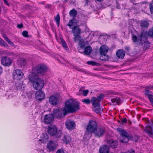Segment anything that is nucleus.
I'll return each mask as SVG.
<instances>
[{
    "mask_svg": "<svg viewBox=\"0 0 153 153\" xmlns=\"http://www.w3.org/2000/svg\"><path fill=\"white\" fill-rule=\"evenodd\" d=\"M147 32L143 31L138 35V37L135 35H133L132 40L134 42H138L139 44L143 45V48L146 49L150 46V43L147 40Z\"/></svg>",
    "mask_w": 153,
    "mask_h": 153,
    "instance_id": "1",
    "label": "nucleus"
},
{
    "mask_svg": "<svg viewBox=\"0 0 153 153\" xmlns=\"http://www.w3.org/2000/svg\"><path fill=\"white\" fill-rule=\"evenodd\" d=\"M47 70L48 68L45 65L40 64L36 65L33 68L31 73L30 74L39 76L43 75L47 71Z\"/></svg>",
    "mask_w": 153,
    "mask_h": 153,
    "instance_id": "2",
    "label": "nucleus"
},
{
    "mask_svg": "<svg viewBox=\"0 0 153 153\" xmlns=\"http://www.w3.org/2000/svg\"><path fill=\"white\" fill-rule=\"evenodd\" d=\"M76 106V101L75 100L71 99L68 100L65 103L63 114L65 115L68 112H74L75 111Z\"/></svg>",
    "mask_w": 153,
    "mask_h": 153,
    "instance_id": "3",
    "label": "nucleus"
},
{
    "mask_svg": "<svg viewBox=\"0 0 153 153\" xmlns=\"http://www.w3.org/2000/svg\"><path fill=\"white\" fill-rule=\"evenodd\" d=\"M97 127V123L94 121H90L88 125L87 126L86 130L85 135V137H86L87 140L89 139L90 137L91 136V133H94V131L96 130Z\"/></svg>",
    "mask_w": 153,
    "mask_h": 153,
    "instance_id": "4",
    "label": "nucleus"
},
{
    "mask_svg": "<svg viewBox=\"0 0 153 153\" xmlns=\"http://www.w3.org/2000/svg\"><path fill=\"white\" fill-rule=\"evenodd\" d=\"M32 75L29 74L28 78L30 82L33 85L44 86V81L42 79L38 77L39 76Z\"/></svg>",
    "mask_w": 153,
    "mask_h": 153,
    "instance_id": "5",
    "label": "nucleus"
},
{
    "mask_svg": "<svg viewBox=\"0 0 153 153\" xmlns=\"http://www.w3.org/2000/svg\"><path fill=\"white\" fill-rule=\"evenodd\" d=\"M67 25L72 29L71 33L74 37V39L75 42H76V19L75 18H73L69 21Z\"/></svg>",
    "mask_w": 153,
    "mask_h": 153,
    "instance_id": "6",
    "label": "nucleus"
},
{
    "mask_svg": "<svg viewBox=\"0 0 153 153\" xmlns=\"http://www.w3.org/2000/svg\"><path fill=\"white\" fill-rule=\"evenodd\" d=\"M47 130L48 133L51 136H54L57 138L61 137V133L57 131V128L55 125H51L49 126Z\"/></svg>",
    "mask_w": 153,
    "mask_h": 153,
    "instance_id": "7",
    "label": "nucleus"
},
{
    "mask_svg": "<svg viewBox=\"0 0 153 153\" xmlns=\"http://www.w3.org/2000/svg\"><path fill=\"white\" fill-rule=\"evenodd\" d=\"M117 130L121 136L124 138L123 140H120V142L124 143H127L130 138V136L127 131L120 128H117Z\"/></svg>",
    "mask_w": 153,
    "mask_h": 153,
    "instance_id": "8",
    "label": "nucleus"
},
{
    "mask_svg": "<svg viewBox=\"0 0 153 153\" xmlns=\"http://www.w3.org/2000/svg\"><path fill=\"white\" fill-rule=\"evenodd\" d=\"M108 50V47L106 45L101 46L100 49V51L101 55L100 59L102 60L106 61L108 59V56L107 55V53Z\"/></svg>",
    "mask_w": 153,
    "mask_h": 153,
    "instance_id": "9",
    "label": "nucleus"
},
{
    "mask_svg": "<svg viewBox=\"0 0 153 153\" xmlns=\"http://www.w3.org/2000/svg\"><path fill=\"white\" fill-rule=\"evenodd\" d=\"M41 87H34V88L37 90L35 93L36 97L37 99L40 100L44 99L45 97L44 93L42 91Z\"/></svg>",
    "mask_w": 153,
    "mask_h": 153,
    "instance_id": "10",
    "label": "nucleus"
},
{
    "mask_svg": "<svg viewBox=\"0 0 153 153\" xmlns=\"http://www.w3.org/2000/svg\"><path fill=\"white\" fill-rule=\"evenodd\" d=\"M106 131V129L103 127H97L94 133L95 137L100 138L103 136Z\"/></svg>",
    "mask_w": 153,
    "mask_h": 153,
    "instance_id": "11",
    "label": "nucleus"
},
{
    "mask_svg": "<svg viewBox=\"0 0 153 153\" xmlns=\"http://www.w3.org/2000/svg\"><path fill=\"white\" fill-rule=\"evenodd\" d=\"M64 111L63 109H59L58 108L53 109V116H55L57 118L60 119L62 118L63 116L65 115L63 114Z\"/></svg>",
    "mask_w": 153,
    "mask_h": 153,
    "instance_id": "12",
    "label": "nucleus"
},
{
    "mask_svg": "<svg viewBox=\"0 0 153 153\" xmlns=\"http://www.w3.org/2000/svg\"><path fill=\"white\" fill-rule=\"evenodd\" d=\"M2 65L5 66H9L12 63V60L8 57L6 56H3L1 59Z\"/></svg>",
    "mask_w": 153,
    "mask_h": 153,
    "instance_id": "13",
    "label": "nucleus"
},
{
    "mask_svg": "<svg viewBox=\"0 0 153 153\" xmlns=\"http://www.w3.org/2000/svg\"><path fill=\"white\" fill-rule=\"evenodd\" d=\"M53 120V117L52 114H48L45 115L43 122L45 124H48L51 123Z\"/></svg>",
    "mask_w": 153,
    "mask_h": 153,
    "instance_id": "14",
    "label": "nucleus"
},
{
    "mask_svg": "<svg viewBox=\"0 0 153 153\" xmlns=\"http://www.w3.org/2000/svg\"><path fill=\"white\" fill-rule=\"evenodd\" d=\"M65 125L66 128L70 130L74 129L75 127V123L70 120H67L65 122Z\"/></svg>",
    "mask_w": 153,
    "mask_h": 153,
    "instance_id": "15",
    "label": "nucleus"
},
{
    "mask_svg": "<svg viewBox=\"0 0 153 153\" xmlns=\"http://www.w3.org/2000/svg\"><path fill=\"white\" fill-rule=\"evenodd\" d=\"M88 44V42L85 41L83 39H79V41L78 42V51L80 53H82L80 51L81 49H84L85 48L86 45Z\"/></svg>",
    "mask_w": 153,
    "mask_h": 153,
    "instance_id": "16",
    "label": "nucleus"
},
{
    "mask_svg": "<svg viewBox=\"0 0 153 153\" xmlns=\"http://www.w3.org/2000/svg\"><path fill=\"white\" fill-rule=\"evenodd\" d=\"M107 143L110 147L113 148H116L118 144V141L112 139L107 140Z\"/></svg>",
    "mask_w": 153,
    "mask_h": 153,
    "instance_id": "17",
    "label": "nucleus"
},
{
    "mask_svg": "<svg viewBox=\"0 0 153 153\" xmlns=\"http://www.w3.org/2000/svg\"><path fill=\"white\" fill-rule=\"evenodd\" d=\"M57 147V144L54 142L50 141L47 143V147L49 152L54 150Z\"/></svg>",
    "mask_w": 153,
    "mask_h": 153,
    "instance_id": "18",
    "label": "nucleus"
},
{
    "mask_svg": "<svg viewBox=\"0 0 153 153\" xmlns=\"http://www.w3.org/2000/svg\"><path fill=\"white\" fill-rule=\"evenodd\" d=\"M13 75L15 78L19 79L22 78L23 76V74L22 72L19 69H17L14 71L13 72Z\"/></svg>",
    "mask_w": 153,
    "mask_h": 153,
    "instance_id": "19",
    "label": "nucleus"
},
{
    "mask_svg": "<svg viewBox=\"0 0 153 153\" xmlns=\"http://www.w3.org/2000/svg\"><path fill=\"white\" fill-rule=\"evenodd\" d=\"M116 54L118 58L123 59L125 56V51L123 49H119L117 51Z\"/></svg>",
    "mask_w": 153,
    "mask_h": 153,
    "instance_id": "20",
    "label": "nucleus"
},
{
    "mask_svg": "<svg viewBox=\"0 0 153 153\" xmlns=\"http://www.w3.org/2000/svg\"><path fill=\"white\" fill-rule=\"evenodd\" d=\"M109 148L106 145H104L100 147L99 149L100 153H108Z\"/></svg>",
    "mask_w": 153,
    "mask_h": 153,
    "instance_id": "21",
    "label": "nucleus"
},
{
    "mask_svg": "<svg viewBox=\"0 0 153 153\" xmlns=\"http://www.w3.org/2000/svg\"><path fill=\"white\" fill-rule=\"evenodd\" d=\"M49 102L52 105H55L58 103V101L57 97L52 96L49 98Z\"/></svg>",
    "mask_w": 153,
    "mask_h": 153,
    "instance_id": "22",
    "label": "nucleus"
},
{
    "mask_svg": "<svg viewBox=\"0 0 153 153\" xmlns=\"http://www.w3.org/2000/svg\"><path fill=\"white\" fill-rule=\"evenodd\" d=\"M27 61L24 58H19L17 60V64L19 67L24 66L27 64Z\"/></svg>",
    "mask_w": 153,
    "mask_h": 153,
    "instance_id": "23",
    "label": "nucleus"
},
{
    "mask_svg": "<svg viewBox=\"0 0 153 153\" xmlns=\"http://www.w3.org/2000/svg\"><path fill=\"white\" fill-rule=\"evenodd\" d=\"M84 51L82 52L84 54L87 55L90 54L92 51V48L90 46L86 47L84 49Z\"/></svg>",
    "mask_w": 153,
    "mask_h": 153,
    "instance_id": "24",
    "label": "nucleus"
},
{
    "mask_svg": "<svg viewBox=\"0 0 153 153\" xmlns=\"http://www.w3.org/2000/svg\"><path fill=\"white\" fill-rule=\"evenodd\" d=\"M91 102L94 107H98L100 106V102L98 101L97 98L92 97L91 98Z\"/></svg>",
    "mask_w": 153,
    "mask_h": 153,
    "instance_id": "25",
    "label": "nucleus"
},
{
    "mask_svg": "<svg viewBox=\"0 0 153 153\" xmlns=\"http://www.w3.org/2000/svg\"><path fill=\"white\" fill-rule=\"evenodd\" d=\"M82 26H77V39L81 38V36L79 34L83 33L84 31V30L82 28Z\"/></svg>",
    "mask_w": 153,
    "mask_h": 153,
    "instance_id": "26",
    "label": "nucleus"
},
{
    "mask_svg": "<svg viewBox=\"0 0 153 153\" xmlns=\"http://www.w3.org/2000/svg\"><path fill=\"white\" fill-rule=\"evenodd\" d=\"M71 140L70 136L68 135L64 136L62 140L64 142L67 144L70 142Z\"/></svg>",
    "mask_w": 153,
    "mask_h": 153,
    "instance_id": "27",
    "label": "nucleus"
},
{
    "mask_svg": "<svg viewBox=\"0 0 153 153\" xmlns=\"http://www.w3.org/2000/svg\"><path fill=\"white\" fill-rule=\"evenodd\" d=\"M144 130L146 131L148 134H149V135L151 136L152 134V127L150 126H147L144 129Z\"/></svg>",
    "mask_w": 153,
    "mask_h": 153,
    "instance_id": "28",
    "label": "nucleus"
},
{
    "mask_svg": "<svg viewBox=\"0 0 153 153\" xmlns=\"http://www.w3.org/2000/svg\"><path fill=\"white\" fill-rule=\"evenodd\" d=\"M70 16L73 17V18H75L76 14V11L74 9H73L71 10L69 13Z\"/></svg>",
    "mask_w": 153,
    "mask_h": 153,
    "instance_id": "29",
    "label": "nucleus"
},
{
    "mask_svg": "<svg viewBox=\"0 0 153 153\" xmlns=\"http://www.w3.org/2000/svg\"><path fill=\"white\" fill-rule=\"evenodd\" d=\"M111 101L112 103H116L118 105L120 104V97H116L112 99Z\"/></svg>",
    "mask_w": 153,
    "mask_h": 153,
    "instance_id": "30",
    "label": "nucleus"
},
{
    "mask_svg": "<svg viewBox=\"0 0 153 153\" xmlns=\"http://www.w3.org/2000/svg\"><path fill=\"white\" fill-rule=\"evenodd\" d=\"M149 23L148 22L146 21H143L141 23V26L142 28H147L148 27Z\"/></svg>",
    "mask_w": 153,
    "mask_h": 153,
    "instance_id": "31",
    "label": "nucleus"
},
{
    "mask_svg": "<svg viewBox=\"0 0 153 153\" xmlns=\"http://www.w3.org/2000/svg\"><path fill=\"white\" fill-rule=\"evenodd\" d=\"M3 37L4 39L5 40L8 42V44L12 46H14V44L5 35H4L3 36Z\"/></svg>",
    "mask_w": 153,
    "mask_h": 153,
    "instance_id": "32",
    "label": "nucleus"
},
{
    "mask_svg": "<svg viewBox=\"0 0 153 153\" xmlns=\"http://www.w3.org/2000/svg\"><path fill=\"white\" fill-rule=\"evenodd\" d=\"M61 43L63 47L64 48L65 50H67L68 49V48L67 46L66 43L63 39L61 38Z\"/></svg>",
    "mask_w": 153,
    "mask_h": 153,
    "instance_id": "33",
    "label": "nucleus"
},
{
    "mask_svg": "<svg viewBox=\"0 0 153 153\" xmlns=\"http://www.w3.org/2000/svg\"><path fill=\"white\" fill-rule=\"evenodd\" d=\"M0 45L6 48H8V45L4 41L0 38Z\"/></svg>",
    "mask_w": 153,
    "mask_h": 153,
    "instance_id": "34",
    "label": "nucleus"
},
{
    "mask_svg": "<svg viewBox=\"0 0 153 153\" xmlns=\"http://www.w3.org/2000/svg\"><path fill=\"white\" fill-rule=\"evenodd\" d=\"M60 16L59 14H58L55 17V20L57 25L59 27V25Z\"/></svg>",
    "mask_w": 153,
    "mask_h": 153,
    "instance_id": "35",
    "label": "nucleus"
},
{
    "mask_svg": "<svg viewBox=\"0 0 153 153\" xmlns=\"http://www.w3.org/2000/svg\"><path fill=\"white\" fill-rule=\"evenodd\" d=\"M94 111L97 113H99L100 112L101 110V108H100V106L98 107H94Z\"/></svg>",
    "mask_w": 153,
    "mask_h": 153,
    "instance_id": "36",
    "label": "nucleus"
},
{
    "mask_svg": "<svg viewBox=\"0 0 153 153\" xmlns=\"http://www.w3.org/2000/svg\"><path fill=\"white\" fill-rule=\"evenodd\" d=\"M148 35L150 36L153 37V27L151 29L149 30L148 33Z\"/></svg>",
    "mask_w": 153,
    "mask_h": 153,
    "instance_id": "37",
    "label": "nucleus"
},
{
    "mask_svg": "<svg viewBox=\"0 0 153 153\" xmlns=\"http://www.w3.org/2000/svg\"><path fill=\"white\" fill-rule=\"evenodd\" d=\"M77 14H78L77 17L78 19L81 18V19H84L85 18V16L84 15L82 14V13L79 12L78 13H77Z\"/></svg>",
    "mask_w": 153,
    "mask_h": 153,
    "instance_id": "38",
    "label": "nucleus"
},
{
    "mask_svg": "<svg viewBox=\"0 0 153 153\" xmlns=\"http://www.w3.org/2000/svg\"><path fill=\"white\" fill-rule=\"evenodd\" d=\"M104 97V95L102 94H100L98 97L97 98L99 102L101 101L103 98Z\"/></svg>",
    "mask_w": 153,
    "mask_h": 153,
    "instance_id": "39",
    "label": "nucleus"
},
{
    "mask_svg": "<svg viewBox=\"0 0 153 153\" xmlns=\"http://www.w3.org/2000/svg\"><path fill=\"white\" fill-rule=\"evenodd\" d=\"M82 101L87 104H90V103H91V101L89 99H84V100H82Z\"/></svg>",
    "mask_w": 153,
    "mask_h": 153,
    "instance_id": "40",
    "label": "nucleus"
},
{
    "mask_svg": "<svg viewBox=\"0 0 153 153\" xmlns=\"http://www.w3.org/2000/svg\"><path fill=\"white\" fill-rule=\"evenodd\" d=\"M87 63L89 65L94 66L97 65V63L94 61H88L87 62Z\"/></svg>",
    "mask_w": 153,
    "mask_h": 153,
    "instance_id": "41",
    "label": "nucleus"
},
{
    "mask_svg": "<svg viewBox=\"0 0 153 153\" xmlns=\"http://www.w3.org/2000/svg\"><path fill=\"white\" fill-rule=\"evenodd\" d=\"M149 8L151 13L153 14V2L150 4Z\"/></svg>",
    "mask_w": 153,
    "mask_h": 153,
    "instance_id": "42",
    "label": "nucleus"
},
{
    "mask_svg": "<svg viewBox=\"0 0 153 153\" xmlns=\"http://www.w3.org/2000/svg\"><path fill=\"white\" fill-rule=\"evenodd\" d=\"M148 98L151 103L152 105L153 106V95H150L149 96Z\"/></svg>",
    "mask_w": 153,
    "mask_h": 153,
    "instance_id": "43",
    "label": "nucleus"
},
{
    "mask_svg": "<svg viewBox=\"0 0 153 153\" xmlns=\"http://www.w3.org/2000/svg\"><path fill=\"white\" fill-rule=\"evenodd\" d=\"M151 92L148 90H145V94L146 96H148V97L150 95H151Z\"/></svg>",
    "mask_w": 153,
    "mask_h": 153,
    "instance_id": "44",
    "label": "nucleus"
},
{
    "mask_svg": "<svg viewBox=\"0 0 153 153\" xmlns=\"http://www.w3.org/2000/svg\"><path fill=\"white\" fill-rule=\"evenodd\" d=\"M23 36L25 37H28V32L27 31H24L22 32Z\"/></svg>",
    "mask_w": 153,
    "mask_h": 153,
    "instance_id": "45",
    "label": "nucleus"
},
{
    "mask_svg": "<svg viewBox=\"0 0 153 153\" xmlns=\"http://www.w3.org/2000/svg\"><path fill=\"white\" fill-rule=\"evenodd\" d=\"M88 92V90H84L83 91V95L84 96H86Z\"/></svg>",
    "mask_w": 153,
    "mask_h": 153,
    "instance_id": "46",
    "label": "nucleus"
},
{
    "mask_svg": "<svg viewBox=\"0 0 153 153\" xmlns=\"http://www.w3.org/2000/svg\"><path fill=\"white\" fill-rule=\"evenodd\" d=\"M56 153H64V152L63 150L61 149H58Z\"/></svg>",
    "mask_w": 153,
    "mask_h": 153,
    "instance_id": "47",
    "label": "nucleus"
},
{
    "mask_svg": "<svg viewBox=\"0 0 153 153\" xmlns=\"http://www.w3.org/2000/svg\"><path fill=\"white\" fill-rule=\"evenodd\" d=\"M17 27L19 28H21L23 26V25L22 23L21 24H18L17 25Z\"/></svg>",
    "mask_w": 153,
    "mask_h": 153,
    "instance_id": "48",
    "label": "nucleus"
},
{
    "mask_svg": "<svg viewBox=\"0 0 153 153\" xmlns=\"http://www.w3.org/2000/svg\"><path fill=\"white\" fill-rule=\"evenodd\" d=\"M121 122L123 123H126L127 122V120L126 118H124L122 120Z\"/></svg>",
    "mask_w": 153,
    "mask_h": 153,
    "instance_id": "49",
    "label": "nucleus"
},
{
    "mask_svg": "<svg viewBox=\"0 0 153 153\" xmlns=\"http://www.w3.org/2000/svg\"><path fill=\"white\" fill-rule=\"evenodd\" d=\"M3 71V68H2L0 66V75L2 73Z\"/></svg>",
    "mask_w": 153,
    "mask_h": 153,
    "instance_id": "50",
    "label": "nucleus"
},
{
    "mask_svg": "<svg viewBox=\"0 0 153 153\" xmlns=\"http://www.w3.org/2000/svg\"><path fill=\"white\" fill-rule=\"evenodd\" d=\"M127 152V153H135L134 150H131L130 151H128Z\"/></svg>",
    "mask_w": 153,
    "mask_h": 153,
    "instance_id": "51",
    "label": "nucleus"
},
{
    "mask_svg": "<svg viewBox=\"0 0 153 153\" xmlns=\"http://www.w3.org/2000/svg\"><path fill=\"white\" fill-rule=\"evenodd\" d=\"M4 3L7 5H9V4L8 3L7 1V0H3Z\"/></svg>",
    "mask_w": 153,
    "mask_h": 153,
    "instance_id": "52",
    "label": "nucleus"
},
{
    "mask_svg": "<svg viewBox=\"0 0 153 153\" xmlns=\"http://www.w3.org/2000/svg\"><path fill=\"white\" fill-rule=\"evenodd\" d=\"M125 50L127 51H129V48L127 46L125 47Z\"/></svg>",
    "mask_w": 153,
    "mask_h": 153,
    "instance_id": "53",
    "label": "nucleus"
},
{
    "mask_svg": "<svg viewBox=\"0 0 153 153\" xmlns=\"http://www.w3.org/2000/svg\"><path fill=\"white\" fill-rule=\"evenodd\" d=\"M152 126L153 127V120H152Z\"/></svg>",
    "mask_w": 153,
    "mask_h": 153,
    "instance_id": "54",
    "label": "nucleus"
},
{
    "mask_svg": "<svg viewBox=\"0 0 153 153\" xmlns=\"http://www.w3.org/2000/svg\"><path fill=\"white\" fill-rule=\"evenodd\" d=\"M79 109V105L77 103V110Z\"/></svg>",
    "mask_w": 153,
    "mask_h": 153,
    "instance_id": "55",
    "label": "nucleus"
},
{
    "mask_svg": "<svg viewBox=\"0 0 153 153\" xmlns=\"http://www.w3.org/2000/svg\"><path fill=\"white\" fill-rule=\"evenodd\" d=\"M13 54L12 53H9V55H13Z\"/></svg>",
    "mask_w": 153,
    "mask_h": 153,
    "instance_id": "56",
    "label": "nucleus"
},
{
    "mask_svg": "<svg viewBox=\"0 0 153 153\" xmlns=\"http://www.w3.org/2000/svg\"><path fill=\"white\" fill-rule=\"evenodd\" d=\"M64 1L65 2H66L68 1V0H64Z\"/></svg>",
    "mask_w": 153,
    "mask_h": 153,
    "instance_id": "57",
    "label": "nucleus"
},
{
    "mask_svg": "<svg viewBox=\"0 0 153 153\" xmlns=\"http://www.w3.org/2000/svg\"><path fill=\"white\" fill-rule=\"evenodd\" d=\"M152 89V90H153V87H152V88H151Z\"/></svg>",
    "mask_w": 153,
    "mask_h": 153,
    "instance_id": "58",
    "label": "nucleus"
},
{
    "mask_svg": "<svg viewBox=\"0 0 153 153\" xmlns=\"http://www.w3.org/2000/svg\"><path fill=\"white\" fill-rule=\"evenodd\" d=\"M19 84V86L20 85H23V84H22V85H21V84ZM17 86H19V85H17Z\"/></svg>",
    "mask_w": 153,
    "mask_h": 153,
    "instance_id": "59",
    "label": "nucleus"
},
{
    "mask_svg": "<svg viewBox=\"0 0 153 153\" xmlns=\"http://www.w3.org/2000/svg\"><path fill=\"white\" fill-rule=\"evenodd\" d=\"M22 82L20 81H19V82H18V83H19V82L20 83H21V82Z\"/></svg>",
    "mask_w": 153,
    "mask_h": 153,
    "instance_id": "60",
    "label": "nucleus"
},
{
    "mask_svg": "<svg viewBox=\"0 0 153 153\" xmlns=\"http://www.w3.org/2000/svg\"><path fill=\"white\" fill-rule=\"evenodd\" d=\"M88 0H86V1H87Z\"/></svg>",
    "mask_w": 153,
    "mask_h": 153,
    "instance_id": "61",
    "label": "nucleus"
},
{
    "mask_svg": "<svg viewBox=\"0 0 153 153\" xmlns=\"http://www.w3.org/2000/svg\"><path fill=\"white\" fill-rule=\"evenodd\" d=\"M112 153V152H111V153Z\"/></svg>",
    "mask_w": 153,
    "mask_h": 153,
    "instance_id": "62",
    "label": "nucleus"
}]
</instances>
